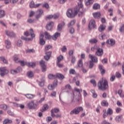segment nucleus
Segmentation results:
<instances>
[{
	"mask_svg": "<svg viewBox=\"0 0 124 124\" xmlns=\"http://www.w3.org/2000/svg\"><path fill=\"white\" fill-rule=\"evenodd\" d=\"M22 71V68L21 67H18L16 70H11V73L12 74H16L21 72Z\"/></svg>",
	"mask_w": 124,
	"mask_h": 124,
	"instance_id": "nucleus-17",
	"label": "nucleus"
},
{
	"mask_svg": "<svg viewBox=\"0 0 124 124\" xmlns=\"http://www.w3.org/2000/svg\"><path fill=\"white\" fill-rule=\"evenodd\" d=\"M99 69L101 71V74H104L105 73V70L103 69V66L101 65H99Z\"/></svg>",
	"mask_w": 124,
	"mask_h": 124,
	"instance_id": "nucleus-38",
	"label": "nucleus"
},
{
	"mask_svg": "<svg viewBox=\"0 0 124 124\" xmlns=\"http://www.w3.org/2000/svg\"><path fill=\"white\" fill-rule=\"evenodd\" d=\"M106 28V26L105 25H100L98 28V31L100 32H101L102 31H104V30H105Z\"/></svg>",
	"mask_w": 124,
	"mask_h": 124,
	"instance_id": "nucleus-31",
	"label": "nucleus"
},
{
	"mask_svg": "<svg viewBox=\"0 0 124 124\" xmlns=\"http://www.w3.org/2000/svg\"><path fill=\"white\" fill-rule=\"evenodd\" d=\"M57 86H58V80H55L53 82V84L48 85V89L50 91H53V90H54L55 88H57Z\"/></svg>",
	"mask_w": 124,
	"mask_h": 124,
	"instance_id": "nucleus-10",
	"label": "nucleus"
},
{
	"mask_svg": "<svg viewBox=\"0 0 124 124\" xmlns=\"http://www.w3.org/2000/svg\"><path fill=\"white\" fill-rule=\"evenodd\" d=\"M71 89V86L69 84H67L65 86V90H68V92Z\"/></svg>",
	"mask_w": 124,
	"mask_h": 124,
	"instance_id": "nucleus-56",
	"label": "nucleus"
},
{
	"mask_svg": "<svg viewBox=\"0 0 124 124\" xmlns=\"http://www.w3.org/2000/svg\"><path fill=\"white\" fill-rule=\"evenodd\" d=\"M108 12L109 13V16H113V9L110 8L108 9Z\"/></svg>",
	"mask_w": 124,
	"mask_h": 124,
	"instance_id": "nucleus-60",
	"label": "nucleus"
},
{
	"mask_svg": "<svg viewBox=\"0 0 124 124\" xmlns=\"http://www.w3.org/2000/svg\"><path fill=\"white\" fill-rule=\"evenodd\" d=\"M33 72L31 71H28L27 73V76L28 78H32V77H33Z\"/></svg>",
	"mask_w": 124,
	"mask_h": 124,
	"instance_id": "nucleus-26",
	"label": "nucleus"
},
{
	"mask_svg": "<svg viewBox=\"0 0 124 124\" xmlns=\"http://www.w3.org/2000/svg\"><path fill=\"white\" fill-rule=\"evenodd\" d=\"M83 9V5L80 4L78 5V7H75V11L74 13L72 12V10L69 9L67 10L66 12V16L68 17V18H74L78 14V12H79L78 13V16L80 17L81 14H83V12H80V10Z\"/></svg>",
	"mask_w": 124,
	"mask_h": 124,
	"instance_id": "nucleus-1",
	"label": "nucleus"
},
{
	"mask_svg": "<svg viewBox=\"0 0 124 124\" xmlns=\"http://www.w3.org/2000/svg\"><path fill=\"white\" fill-rule=\"evenodd\" d=\"M0 61L4 63H7L8 62L3 57H0Z\"/></svg>",
	"mask_w": 124,
	"mask_h": 124,
	"instance_id": "nucleus-41",
	"label": "nucleus"
},
{
	"mask_svg": "<svg viewBox=\"0 0 124 124\" xmlns=\"http://www.w3.org/2000/svg\"><path fill=\"white\" fill-rule=\"evenodd\" d=\"M74 31H74V28H71L69 29V32H70V33H71V34L74 33Z\"/></svg>",
	"mask_w": 124,
	"mask_h": 124,
	"instance_id": "nucleus-64",
	"label": "nucleus"
},
{
	"mask_svg": "<svg viewBox=\"0 0 124 124\" xmlns=\"http://www.w3.org/2000/svg\"><path fill=\"white\" fill-rule=\"evenodd\" d=\"M56 78H59L60 80H63V79H64V76L62 75V74H56Z\"/></svg>",
	"mask_w": 124,
	"mask_h": 124,
	"instance_id": "nucleus-28",
	"label": "nucleus"
},
{
	"mask_svg": "<svg viewBox=\"0 0 124 124\" xmlns=\"http://www.w3.org/2000/svg\"><path fill=\"white\" fill-rule=\"evenodd\" d=\"M49 108V106L47 104H45L43 106L42 110H41V112H44V111H46L48 110Z\"/></svg>",
	"mask_w": 124,
	"mask_h": 124,
	"instance_id": "nucleus-32",
	"label": "nucleus"
},
{
	"mask_svg": "<svg viewBox=\"0 0 124 124\" xmlns=\"http://www.w3.org/2000/svg\"><path fill=\"white\" fill-rule=\"evenodd\" d=\"M30 33L31 35V38H27L23 36L21 37V38L22 39V40H25L26 42H29V41L32 40L33 37H35V35H34L33 33V31L31 29L30 30Z\"/></svg>",
	"mask_w": 124,
	"mask_h": 124,
	"instance_id": "nucleus-6",
	"label": "nucleus"
},
{
	"mask_svg": "<svg viewBox=\"0 0 124 124\" xmlns=\"http://www.w3.org/2000/svg\"><path fill=\"white\" fill-rule=\"evenodd\" d=\"M8 70L6 69L5 67L0 68V75L3 77L5 74H8Z\"/></svg>",
	"mask_w": 124,
	"mask_h": 124,
	"instance_id": "nucleus-9",
	"label": "nucleus"
},
{
	"mask_svg": "<svg viewBox=\"0 0 124 124\" xmlns=\"http://www.w3.org/2000/svg\"><path fill=\"white\" fill-rule=\"evenodd\" d=\"M63 59V56H62V55L59 56L58 57H57V62H61Z\"/></svg>",
	"mask_w": 124,
	"mask_h": 124,
	"instance_id": "nucleus-45",
	"label": "nucleus"
},
{
	"mask_svg": "<svg viewBox=\"0 0 124 124\" xmlns=\"http://www.w3.org/2000/svg\"><path fill=\"white\" fill-rule=\"evenodd\" d=\"M54 26V22H50L46 25V29L47 31H51V29H53Z\"/></svg>",
	"mask_w": 124,
	"mask_h": 124,
	"instance_id": "nucleus-22",
	"label": "nucleus"
},
{
	"mask_svg": "<svg viewBox=\"0 0 124 124\" xmlns=\"http://www.w3.org/2000/svg\"><path fill=\"white\" fill-rule=\"evenodd\" d=\"M5 34L8 37H10V38H13L16 36L15 33L12 31H9L8 30L5 31Z\"/></svg>",
	"mask_w": 124,
	"mask_h": 124,
	"instance_id": "nucleus-8",
	"label": "nucleus"
},
{
	"mask_svg": "<svg viewBox=\"0 0 124 124\" xmlns=\"http://www.w3.org/2000/svg\"><path fill=\"white\" fill-rule=\"evenodd\" d=\"M76 22V21L75 20L71 21L68 24V27H69L74 25Z\"/></svg>",
	"mask_w": 124,
	"mask_h": 124,
	"instance_id": "nucleus-40",
	"label": "nucleus"
},
{
	"mask_svg": "<svg viewBox=\"0 0 124 124\" xmlns=\"http://www.w3.org/2000/svg\"><path fill=\"white\" fill-rule=\"evenodd\" d=\"M45 36V38H46V39H51V35H50V34H49V33H48L47 31H46L44 33Z\"/></svg>",
	"mask_w": 124,
	"mask_h": 124,
	"instance_id": "nucleus-35",
	"label": "nucleus"
},
{
	"mask_svg": "<svg viewBox=\"0 0 124 124\" xmlns=\"http://www.w3.org/2000/svg\"><path fill=\"white\" fill-rule=\"evenodd\" d=\"M48 77L49 79H55V78H57V76L55 75H54L53 74H49L48 76Z\"/></svg>",
	"mask_w": 124,
	"mask_h": 124,
	"instance_id": "nucleus-46",
	"label": "nucleus"
},
{
	"mask_svg": "<svg viewBox=\"0 0 124 124\" xmlns=\"http://www.w3.org/2000/svg\"><path fill=\"white\" fill-rule=\"evenodd\" d=\"M91 93H92L93 94V98H96V97H97V94L95 93V91H94V90H91Z\"/></svg>",
	"mask_w": 124,
	"mask_h": 124,
	"instance_id": "nucleus-36",
	"label": "nucleus"
},
{
	"mask_svg": "<svg viewBox=\"0 0 124 124\" xmlns=\"http://www.w3.org/2000/svg\"><path fill=\"white\" fill-rule=\"evenodd\" d=\"M121 32H124V25H123L121 27L119 30Z\"/></svg>",
	"mask_w": 124,
	"mask_h": 124,
	"instance_id": "nucleus-63",
	"label": "nucleus"
},
{
	"mask_svg": "<svg viewBox=\"0 0 124 124\" xmlns=\"http://www.w3.org/2000/svg\"><path fill=\"white\" fill-rule=\"evenodd\" d=\"M59 16L60 15L59 14H54L52 15L53 19H58Z\"/></svg>",
	"mask_w": 124,
	"mask_h": 124,
	"instance_id": "nucleus-58",
	"label": "nucleus"
},
{
	"mask_svg": "<svg viewBox=\"0 0 124 124\" xmlns=\"http://www.w3.org/2000/svg\"><path fill=\"white\" fill-rule=\"evenodd\" d=\"M67 48H66V46H64L62 48H61V51L62 53H65L67 51Z\"/></svg>",
	"mask_w": 124,
	"mask_h": 124,
	"instance_id": "nucleus-53",
	"label": "nucleus"
},
{
	"mask_svg": "<svg viewBox=\"0 0 124 124\" xmlns=\"http://www.w3.org/2000/svg\"><path fill=\"white\" fill-rule=\"evenodd\" d=\"M44 37V35L43 32H41L40 34V45H44L45 44V41L43 38Z\"/></svg>",
	"mask_w": 124,
	"mask_h": 124,
	"instance_id": "nucleus-14",
	"label": "nucleus"
},
{
	"mask_svg": "<svg viewBox=\"0 0 124 124\" xmlns=\"http://www.w3.org/2000/svg\"><path fill=\"white\" fill-rule=\"evenodd\" d=\"M85 4L86 5H90L93 2V0H85Z\"/></svg>",
	"mask_w": 124,
	"mask_h": 124,
	"instance_id": "nucleus-34",
	"label": "nucleus"
},
{
	"mask_svg": "<svg viewBox=\"0 0 124 124\" xmlns=\"http://www.w3.org/2000/svg\"><path fill=\"white\" fill-rule=\"evenodd\" d=\"M106 43L110 46H114L116 44V41L113 39H109L107 40Z\"/></svg>",
	"mask_w": 124,
	"mask_h": 124,
	"instance_id": "nucleus-16",
	"label": "nucleus"
},
{
	"mask_svg": "<svg viewBox=\"0 0 124 124\" xmlns=\"http://www.w3.org/2000/svg\"><path fill=\"white\" fill-rule=\"evenodd\" d=\"M97 86L99 90L105 91L108 89V81L105 79H102L99 81Z\"/></svg>",
	"mask_w": 124,
	"mask_h": 124,
	"instance_id": "nucleus-2",
	"label": "nucleus"
},
{
	"mask_svg": "<svg viewBox=\"0 0 124 124\" xmlns=\"http://www.w3.org/2000/svg\"><path fill=\"white\" fill-rule=\"evenodd\" d=\"M18 62L20 63V65H21V66H25V65H26V63H28V62H25L24 61H20V60H19V62Z\"/></svg>",
	"mask_w": 124,
	"mask_h": 124,
	"instance_id": "nucleus-47",
	"label": "nucleus"
},
{
	"mask_svg": "<svg viewBox=\"0 0 124 124\" xmlns=\"http://www.w3.org/2000/svg\"><path fill=\"white\" fill-rule=\"evenodd\" d=\"M7 106L5 104L0 105V109H2L3 110H6L7 109Z\"/></svg>",
	"mask_w": 124,
	"mask_h": 124,
	"instance_id": "nucleus-39",
	"label": "nucleus"
},
{
	"mask_svg": "<svg viewBox=\"0 0 124 124\" xmlns=\"http://www.w3.org/2000/svg\"><path fill=\"white\" fill-rule=\"evenodd\" d=\"M91 84H93V87H96V82L94 79H92L90 80Z\"/></svg>",
	"mask_w": 124,
	"mask_h": 124,
	"instance_id": "nucleus-57",
	"label": "nucleus"
},
{
	"mask_svg": "<svg viewBox=\"0 0 124 124\" xmlns=\"http://www.w3.org/2000/svg\"><path fill=\"white\" fill-rule=\"evenodd\" d=\"M81 111H83V108L82 107H77L74 109L70 112L71 115L75 114V115L78 114Z\"/></svg>",
	"mask_w": 124,
	"mask_h": 124,
	"instance_id": "nucleus-7",
	"label": "nucleus"
},
{
	"mask_svg": "<svg viewBox=\"0 0 124 124\" xmlns=\"http://www.w3.org/2000/svg\"><path fill=\"white\" fill-rule=\"evenodd\" d=\"M38 85L40 87H43L44 86V79H42L41 81H39Z\"/></svg>",
	"mask_w": 124,
	"mask_h": 124,
	"instance_id": "nucleus-51",
	"label": "nucleus"
},
{
	"mask_svg": "<svg viewBox=\"0 0 124 124\" xmlns=\"http://www.w3.org/2000/svg\"><path fill=\"white\" fill-rule=\"evenodd\" d=\"M107 113L108 115H112L113 114V110L111 108H108Z\"/></svg>",
	"mask_w": 124,
	"mask_h": 124,
	"instance_id": "nucleus-55",
	"label": "nucleus"
},
{
	"mask_svg": "<svg viewBox=\"0 0 124 124\" xmlns=\"http://www.w3.org/2000/svg\"><path fill=\"white\" fill-rule=\"evenodd\" d=\"M78 67H83V61H82V59H80L78 61Z\"/></svg>",
	"mask_w": 124,
	"mask_h": 124,
	"instance_id": "nucleus-44",
	"label": "nucleus"
},
{
	"mask_svg": "<svg viewBox=\"0 0 124 124\" xmlns=\"http://www.w3.org/2000/svg\"><path fill=\"white\" fill-rule=\"evenodd\" d=\"M88 28L89 30H92V29H95V28H96V25L95 24V21H94V20H91L89 22Z\"/></svg>",
	"mask_w": 124,
	"mask_h": 124,
	"instance_id": "nucleus-11",
	"label": "nucleus"
},
{
	"mask_svg": "<svg viewBox=\"0 0 124 124\" xmlns=\"http://www.w3.org/2000/svg\"><path fill=\"white\" fill-rule=\"evenodd\" d=\"M93 15L94 18H95V19H98V18H100V13L99 12H96L95 13H93Z\"/></svg>",
	"mask_w": 124,
	"mask_h": 124,
	"instance_id": "nucleus-30",
	"label": "nucleus"
},
{
	"mask_svg": "<svg viewBox=\"0 0 124 124\" xmlns=\"http://www.w3.org/2000/svg\"><path fill=\"white\" fill-rule=\"evenodd\" d=\"M101 105L102 106H107L108 105V103H107V102L106 101H103L101 103Z\"/></svg>",
	"mask_w": 124,
	"mask_h": 124,
	"instance_id": "nucleus-59",
	"label": "nucleus"
},
{
	"mask_svg": "<svg viewBox=\"0 0 124 124\" xmlns=\"http://www.w3.org/2000/svg\"><path fill=\"white\" fill-rule=\"evenodd\" d=\"M100 7V5L99 4L95 3L93 5V9H98Z\"/></svg>",
	"mask_w": 124,
	"mask_h": 124,
	"instance_id": "nucleus-43",
	"label": "nucleus"
},
{
	"mask_svg": "<svg viewBox=\"0 0 124 124\" xmlns=\"http://www.w3.org/2000/svg\"><path fill=\"white\" fill-rule=\"evenodd\" d=\"M40 3L35 4L33 1H31L30 3V8H37L40 6Z\"/></svg>",
	"mask_w": 124,
	"mask_h": 124,
	"instance_id": "nucleus-15",
	"label": "nucleus"
},
{
	"mask_svg": "<svg viewBox=\"0 0 124 124\" xmlns=\"http://www.w3.org/2000/svg\"><path fill=\"white\" fill-rule=\"evenodd\" d=\"M51 52L50 51L46 53V56H44V58L45 59V60H46V61H48V60L50 59V57H51Z\"/></svg>",
	"mask_w": 124,
	"mask_h": 124,
	"instance_id": "nucleus-25",
	"label": "nucleus"
},
{
	"mask_svg": "<svg viewBox=\"0 0 124 124\" xmlns=\"http://www.w3.org/2000/svg\"><path fill=\"white\" fill-rule=\"evenodd\" d=\"M122 116H117L115 118V121L116 122H120L122 120Z\"/></svg>",
	"mask_w": 124,
	"mask_h": 124,
	"instance_id": "nucleus-52",
	"label": "nucleus"
},
{
	"mask_svg": "<svg viewBox=\"0 0 124 124\" xmlns=\"http://www.w3.org/2000/svg\"><path fill=\"white\" fill-rule=\"evenodd\" d=\"M65 23L64 22H62L60 23L57 26V31H61L62 30L63 27H64Z\"/></svg>",
	"mask_w": 124,
	"mask_h": 124,
	"instance_id": "nucleus-21",
	"label": "nucleus"
},
{
	"mask_svg": "<svg viewBox=\"0 0 124 124\" xmlns=\"http://www.w3.org/2000/svg\"><path fill=\"white\" fill-rule=\"evenodd\" d=\"M25 96L27 98H28V99H32L35 97V95L32 94H25Z\"/></svg>",
	"mask_w": 124,
	"mask_h": 124,
	"instance_id": "nucleus-24",
	"label": "nucleus"
},
{
	"mask_svg": "<svg viewBox=\"0 0 124 124\" xmlns=\"http://www.w3.org/2000/svg\"><path fill=\"white\" fill-rule=\"evenodd\" d=\"M60 111V109L59 108H54L51 109V116L52 118H55V113H58Z\"/></svg>",
	"mask_w": 124,
	"mask_h": 124,
	"instance_id": "nucleus-23",
	"label": "nucleus"
},
{
	"mask_svg": "<svg viewBox=\"0 0 124 124\" xmlns=\"http://www.w3.org/2000/svg\"><path fill=\"white\" fill-rule=\"evenodd\" d=\"M5 16V13L3 10L0 9V18H3Z\"/></svg>",
	"mask_w": 124,
	"mask_h": 124,
	"instance_id": "nucleus-37",
	"label": "nucleus"
},
{
	"mask_svg": "<svg viewBox=\"0 0 124 124\" xmlns=\"http://www.w3.org/2000/svg\"><path fill=\"white\" fill-rule=\"evenodd\" d=\"M60 36H61V33L56 32L53 35L51 36V38L53 40L56 41L59 37H60Z\"/></svg>",
	"mask_w": 124,
	"mask_h": 124,
	"instance_id": "nucleus-19",
	"label": "nucleus"
},
{
	"mask_svg": "<svg viewBox=\"0 0 124 124\" xmlns=\"http://www.w3.org/2000/svg\"><path fill=\"white\" fill-rule=\"evenodd\" d=\"M116 78V77L115 76V75H112L110 78V81H111V82H113L115 80V79Z\"/></svg>",
	"mask_w": 124,
	"mask_h": 124,
	"instance_id": "nucleus-61",
	"label": "nucleus"
},
{
	"mask_svg": "<svg viewBox=\"0 0 124 124\" xmlns=\"http://www.w3.org/2000/svg\"><path fill=\"white\" fill-rule=\"evenodd\" d=\"M37 15H36L35 18L37 20H38L42 15H44V12L43 10L39 9L36 12Z\"/></svg>",
	"mask_w": 124,
	"mask_h": 124,
	"instance_id": "nucleus-12",
	"label": "nucleus"
},
{
	"mask_svg": "<svg viewBox=\"0 0 124 124\" xmlns=\"http://www.w3.org/2000/svg\"><path fill=\"white\" fill-rule=\"evenodd\" d=\"M70 74H75L76 73V71L74 69H70L69 71Z\"/></svg>",
	"mask_w": 124,
	"mask_h": 124,
	"instance_id": "nucleus-54",
	"label": "nucleus"
},
{
	"mask_svg": "<svg viewBox=\"0 0 124 124\" xmlns=\"http://www.w3.org/2000/svg\"><path fill=\"white\" fill-rule=\"evenodd\" d=\"M76 93H78V94H80V93H82V89H79L78 88H75L74 91H70V93L69 94L72 97V102L73 101L74 97H75V95L76 96H77V95H75L76 94Z\"/></svg>",
	"mask_w": 124,
	"mask_h": 124,
	"instance_id": "nucleus-4",
	"label": "nucleus"
},
{
	"mask_svg": "<svg viewBox=\"0 0 124 124\" xmlns=\"http://www.w3.org/2000/svg\"><path fill=\"white\" fill-rule=\"evenodd\" d=\"M5 47L7 49H10L11 48V41L9 40H6L4 41Z\"/></svg>",
	"mask_w": 124,
	"mask_h": 124,
	"instance_id": "nucleus-18",
	"label": "nucleus"
},
{
	"mask_svg": "<svg viewBox=\"0 0 124 124\" xmlns=\"http://www.w3.org/2000/svg\"><path fill=\"white\" fill-rule=\"evenodd\" d=\"M14 60L15 62H16V63L19 62V61H20V60H19V59L18 58V57H16V56H14Z\"/></svg>",
	"mask_w": 124,
	"mask_h": 124,
	"instance_id": "nucleus-62",
	"label": "nucleus"
},
{
	"mask_svg": "<svg viewBox=\"0 0 124 124\" xmlns=\"http://www.w3.org/2000/svg\"><path fill=\"white\" fill-rule=\"evenodd\" d=\"M26 65L29 66V67H34L35 66V63L27 62V63H26Z\"/></svg>",
	"mask_w": 124,
	"mask_h": 124,
	"instance_id": "nucleus-29",
	"label": "nucleus"
},
{
	"mask_svg": "<svg viewBox=\"0 0 124 124\" xmlns=\"http://www.w3.org/2000/svg\"><path fill=\"white\" fill-rule=\"evenodd\" d=\"M89 57L92 61L90 62L89 67L90 68H93V62H97V58L91 54L89 55Z\"/></svg>",
	"mask_w": 124,
	"mask_h": 124,
	"instance_id": "nucleus-5",
	"label": "nucleus"
},
{
	"mask_svg": "<svg viewBox=\"0 0 124 124\" xmlns=\"http://www.w3.org/2000/svg\"><path fill=\"white\" fill-rule=\"evenodd\" d=\"M57 95V92L56 91H52L50 93L51 97H56Z\"/></svg>",
	"mask_w": 124,
	"mask_h": 124,
	"instance_id": "nucleus-48",
	"label": "nucleus"
},
{
	"mask_svg": "<svg viewBox=\"0 0 124 124\" xmlns=\"http://www.w3.org/2000/svg\"><path fill=\"white\" fill-rule=\"evenodd\" d=\"M40 65L42 67V70L43 72H45L46 71V69L47 68L46 66V64H45V62L43 60H41L40 62Z\"/></svg>",
	"mask_w": 124,
	"mask_h": 124,
	"instance_id": "nucleus-13",
	"label": "nucleus"
},
{
	"mask_svg": "<svg viewBox=\"0 0 124 124\" xmlns=\"http://www.w3.org/2000/svg\"><path fill=\"white\" fill-rule=\"evenodd\" d=\"M90 43H96L97 42V40L96 39H91L89 40Z\"/></svg>",
	"mask_w": 124,
	"mask_h": 124,
	"instance_id": "nucleus-49",
	"label": "nucleus"
},
{
	"mask_svg": "<svg viewBox=\"0 0 124 124\" xmlns=\"http://www.w3.org/2000/svg\"><path fill=\"white\" fill-rule=\"evenodd\" d=\"M96 56H102L103 55V50L102 48H99V47H97V51L95 53Z\"/></svg>",
	"mask_w": 124,
	"mask_h": 124,
	"instance_id": "nucleus-20",
	"label": "nucleus"
},
{
	"mask_svg": "<svg viewBox=\"0 0 124 124\" xmlns=\"http://www.w3.org/2000/svg\"><path fill=\"white\" fill-rule=\"evenodd\" d=\"M27 107L29 109H37L38 108V102L36 101L35 102L34 101H30L27 104Z\"/></svg>",
	"mask_w": 124,
	"mask_h": 124,
	"instance_id": "nucleus-3",
	"label": "nucleus"
},
{
	"mask_svg": "<svg viewBox=\"0 0 124 124\" xmlns=\"http://www.w3.org/2000/svg\"><path fill=\"white\" fill-rule=\"evenodd\" d=\"M23 45V42L21 40H18L16 43V46L18 47H21Z\"/></svg>",
	"mask_w": 124,
	"mask_h": 124,
	"instance_id": "nucleus-42",
	"label": "nucleus"
},
{
	"mask_svg": "<svg viewBox=\"0 0 124 124\" xmlns=\"http://www.w3.org/2000/svg\"><path fill=\"white\" fill-rule=\"evenodd\" d=\"M27 22L29 23V24H33V23H34V19L29 18L27 19Z\"/></svg>",
	"mask_w": 124,
	"mask_h": 124,
	"instance_id": "nucleus-50",
	"label": "nucleus"
},
{
	"mask_svg": "<svg viewBox=\"0 0 124 124\" xmlns=\"http://www.w3.org/2000/svg\"><path fill=\"white\" fill-rule=\"evenodd\" d=\"M12 124V120L6 119L3 122V124Z\"/></svg>",
	"mask_w": 124,
	"mask_h": 124,
	"instance_id": "nucleus-33",
	"label": "nucleus"
},
{
	"mask_svg": "<svg viewBox=\"0 0 124 124\" xmlns=\"http://www.w3.org/2000/svg\"><path fill=\"white\" fill-rule=\"evenodd\" d=\"M99 39L103 40L106 39V38H107V36H106V34L102 33V34H101L99 35Z\"/></svg>",
	"mask_w": 124,
	"mask_h": 124,
	"instance_id": "nucleus-27",
	"label": "nucleus"
}]
</instances>
